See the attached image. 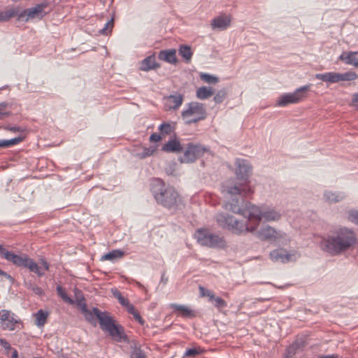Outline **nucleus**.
I'll use <instances>...</instances> for the list:
<instances>
[{"mask_svg":"<svg viewBox=\"0 0 358 358\" xmlns=\"http://www.w3.org/2000/svg\"><path fill=\"white\" fill-rule=\"evenodd\" d=\"M82 313L85 319L94 326L96 325L97 319L101 329L108 332L117 342L128 341V336L124 334L122 326L116 324L108 312H102L97 308L88 310L86 303H83Z\"/></svg>","mask_w":358,"mask_h":358,"instance_id":"1","label":"nucleus"},{"mask_svg":"<svg viewBox=\"0 0 358 358\" xmlns=\"http://www.w3.org/2000/svg\"><path fill=\"white\" fill-rule=\"evenodd\" d=\"M356 243V234L353 230L342 227L324 237L320 246L324 251L337 255L348 250Z\"/></svg>","mask_w":358,"mask_h":358,"instance_id":"2","label":"nucleus"},{"mask_svg":"<svg viewBox=\"0 0 358 358\" xmlns=\"http://www.w3.org/2000/svg\"><path fill=\"white\" fill-rule=\"evenodd\" d=\"M247 196L243 194L231 196L225 201L223 208L234 213L247 217L248 221L255 222L249 227H255L256 229L260 221L262 220L263 206L259 208L250 203L245 202L244 197Z\"/></svg>","mask_w":358,"mask_h":358,"instance_id":"3","label":"nucleus"},{"mask_svg":"<svg viewBox=\"0 0 358 358\" xmlns=\"http://www.w3.org/2000/svg\"><path fill=\"white\" fill-rule=\"evenodd\" d=\"M236 176L239 182L234 185L229 182L223 185V192H225L229 196L236 195H249L253 192L248 185V177L251 171V166L245 159H237L236 162Z\"/></svg>","mask_w":358,"mask_h":358,"instance_id":"4","label":"nucleus"},{"mask_svg":"<svg viewBox=\"0 0 358 358\" xmlns=\"http://www.w3.org/2000/svg\"><path fill=\"white\" fill-rule=\"evenodd\" d=\"M152 194L158 203L167 208H173L178 206L180 199L173 187H165L164 184L157 180L152 187Z\"/></svg>","mask_w":358,"mask_h":358,"instance_id":"5","label":"nucleus"},{"mask_svg":"<svg viewBox=\"0 0 358 358\" xmlns=\"http://www.w3.org/2000/svg\"><path fill=\"white\" fill-rule=\"evenodd\" d=\"M215 220L219 227L224 229L231 231L236 234H241L245 232H252L255 230V227H250L248 222L237 220L234 216L226 213H217L215 215Z\"/></svg>","mask_w":358,"mask_h":358,"instance_id":"6","label":"nucleus"},{"mask_svg":"<svg viewBox=\"0 0 358 358\" xmlns=\"http://www.w3.org/2000/svg\"><path fill=\"white\" fill-rule=\"evenodd\" d=\"M4 259L17 267L28 268L39 277L44 275V272L41 266L25 253L15 254L11 251H8L5 254Z\"/></svg>","mask_w":358,"mask_h":358,"instance_id":"7","label":"nucleus"},{"mask_svg":"<svg viewBox=\"0 0 358 358\" xmlns=\"http://www.w3.org/2000/svg\"><path fill=\"white\" fill-rule=\"evenodd\" d=\"M181 117L185 124H192L204 120L207 117V111L203 103L192 101L186 105L181 113Z\"/></svg>","mask_w":358,"mask_h":358,"instance_id":"8","label":"nucleus"},{"mask_svg":"<svg viewBox=\"0 0 358 358\" xmlns=\"http://www.w3.org/2000/svg\"><path fill=\"white\" fill-rule=\"evenodd\" d=\"M195 238L203 245L212 248H224L227 243L223 236L213 233L208 229L201 228L196 230Z\"/></svg>","mask_w":358,"mask_h":358,"instance_id":"9","label":"nucleus"},{"mask_svg":"<svg viewBox=\"0 0 358 358\" xmlns=\"http://www.w3.org/2000/svg\"><path fill=\"white\" fill-rule=\"evenodd\" d=\"M310 85H304L297 88L292 93H287L279 96L276 105L283 107L288 104L297 103L302 101L307 96V93L310 90Z\"/></svg>","mask_w":358,"mask_h":358,"instance_id":"10","label":"nucleus"},{"mask_svg":"<svg viewBox=\"0 0 358 358\" xmlns=\"http://www.w3.org/2000/svg\"><path fill=\"white\" fill-rule=\"evenodd\" d=\"M22 321L8 310H0V327L6 331H14L22 325Z\"/></svg>","mask_w":358,"mask_h":358,"instance_id":"11","label":"nucleus"},{"mask_svg":"<svg viewBox=\"0 0 358 358\" xmlns=\"http://www.w3.org/2000/svg\"><path fill=\"white\" fill-rule=\"evenodd\" d=\"M208 149L200 144L188 143L183 156L180 159L181 163H192L202 157Z\"/></svg>","mask_w":358,"mask_h":358,"instance_id":"12","label":"nucleus"},{"mask_svg":"<svg viewBox=\"0 0 358 358\" xmlns=\"http://www.w3.org/2000/svg\"><path fill=\"white\" fill-rule=\"evenodd\" d=\"M270 258L273 262L287 263L296 259L295 253H289L285 249H275L270 252Z\"/></svg>","mask_w":358,"mask_h":358,"instance_id":"13","label":"nucleus"},{"mask_svg":"<svg viewBox=\"0 0 358 358\" xmlns=\"http://www.w3.org/2000/svg\"><path fill=\"white\" fill-rule=\"evenodd\" d=\"M231 17L230 15L222 14L214 17L210 22L213 30L223 31L231 25Z\"/></svg>","mask_w":358,"mask_h":358,"instance_id":"14","label":"nucleus"},{"mask_svg":"<svg viewBox=\"0 0 358 358\" xmlns=\"http://www.w3.org/2000/svg\"><path fill=\"white\" fill-rule=\"evenodd\" d=\"M45 7L43 4H38L34 7L22 10L21 15H20V20H24L26 21L29 19H33L35 17L42 18L44 14L43 9Z\"/></svg>","mask_w":358,"mask_h":358,"instance_id":"15","label":"nucleus"},{"mask_svg":"<svg viewBox=\"0 0 358 358\" xmlns=\"http://www.w3.org/2000/svg\"><path fill=\"white\" fill-rule=\"evenodd\" d=\"M183 95L176 93L164 98V108L166 110L178 109L182 103Z\"/></svg>","mask_w":358,"mask_h":358,"instance_id":"16","label":"nucleus"},{"mask_svg":"<svg viewBox=\"0 0 358 358\" xmlns=\"http://www.w3.org/2000/svg\"><path fill=\"white\" fill-rule=\"evenodd\" d=\"M281 213L271 207L263 206L262 220L265 222H276L280 220Z\"/></svg>","mask_w":358,"mask_h":358,"instance_id":"17","label":"nucleus"},{"mask_svg":"<svg viewBox=\"0 0 358 358\" xmlns=\"http://www.w3.org/2000/svg\"><path fill=\"white\" fill-rule=\"evenodd\" d=\"M170 306L173 309L175 313H177L178 315L182 317L191 319L196 316L195 312L186 306L171 303Z\"/></svg>","mask_w":358,"mask_h":358,"instance_id":"18","label":"nucleus"},{"mask_svg":"<svg viewBox=\"0 0 358 358\" xmlns=\"http://www.w3.org/2000/svg\"><path fill=\"white\" fill-rule=\"evenodd\" d=\"M22 10L20 7H12L8 8L6 10L0 12V22H5L9 20L10 18L17 16V19L20 20V15L22 13Z\"/></svg>","mask_w":358,"mask_h":358,"instance_id":"19","label":"nucleus"},{"mask_svg":"<svg viewBox=\"0 0 358 358\" xmlns=\"http://www.w3.org/2000/svg\"><path fill=\"white\" fill-rule=\"evenodd\" d=\"M278 232L270 226L262 228L257 232V237L262 241H271L277 237Z\"/></svg>","mask_w":358,"mask_h":358,"instance_id":"20","label":"nucleus"},{"mask_svg":"<svg viewBox=\"0 0 358 358\" xmlns=\"http://www.w3.org/2000/svg\"><path fill=\"white\" fill-rule=\"evenodd\" d=\"M159 67V64L156 62L155 55L153 54L147 57L141 62L140 69L143 71H148Z\"/></svg>","mask_w":358,"mask_h":358,"instance_id":"21","label":"nucleus"},{"mask_svg":"<svg viewBox=\"0 0 358 358\" xmlns=\"http://www.w3.org/2000/svg\"><path fill=\"white\" fill-rule=\"evenodd\" d=\"M158 58L167 63L176 64L177 62L176 50L175 49L162 50L159 52Z\"/></svg>","mask_w":358,"mask_h":358,"instance_id":"22","label":"nucleus"},{"mask_svg":"<svg viewBox=\"0 0 358 358\" xmlns=\"http://www.w3.org/2000/svg\"><path fill=\"white\" fill-rule=\"evenodd\" d=\"M183 148L177 138L170 139L162 148L166 152H180Z\"/></svg>","mask_w":358,"mask_h":358,"instance_id":"23","label":"nucleus"},{"mask_svg":"<svg viewBox=\"0 0 358 358\" xmlns=\"http://www.w3.org/2000/svg\"><path fill=\"white\" fill-rule=\"evenodd\" d=\"M340 59L345 62L348 65H352L358 68V52H343L340 56Z\"/></svg>","mask_w":358,"mask_h":358,"instance_id":"24","label":"nucleus"},{"mask_svg":"<svg viewBox=\"0 0 358 358\" xmlns=\"http://www.w3.org/2000/svg\"><path fill=\"white\" fill-rule=\"evenodd\" d=\"M345 197V195L343 192H332V191H325L324 193V200L329 203H337L342 200H343Z\"/></svg>","mask_w":358,"mask_h":358,"instance_id":"25","label":"nucleus"},{"mask_svg":"<svg viewBox=\"0 0 358 358\" xmlns=\"http://www.w3.org/2000/svg\"><path fill=\"white\" fill-rule=\"evenodd\" d=\"M214 90L211 87L203 86L197 88L196 96L199 99L205 100L213 96Z\"/></svg>","mask_w":358,"mask_h":358,"instance_id":"26","label":"nucleus"},{"mask_svg":"<svg viewBox=\"0 0 358 358\" xmlns=\"http://www.w3.org/2000/svg\"><path fill=\"white\" fill-rule=\"evenodd\" d=\"M315 78L318 80L330 83H336L338 82V73L336 72L317 73L315 75Z\"/></svg>","mask_w":358,"mask_h":358,"instance_id":"27","label":"nucleus"},{"mask_svg":"<svg viewBox=\"0 0 358 358\" xmlns=\"http://www.w3.org/2000/svg\"><path fill=\"white\" fill-rule=\"evenodd\" d=\"M304 346V342L302 340H297L291 344L286 350V357L290 358L293 357L299 350Z\"/></svg>","mask_w":358,"mask_h":358,"instance_id":"28","label":"nucleus"},{"mask_svg":"<svg viewBox=\"0 0 358 358\" xmlns=\"http://www.w3.org/2000/svg\"><path fill=\"white\" fill-rule=\"evenodd\" d=\"M178 53L179 55L184 59L186 63L190 62L193 55L190 46L186 45H180L178 49Z\"/></svg>","mask_w":358,"mask_h":358,"instance_id":"29","label":"nucleus"},{"mask_svg":"<svg viewBox=\"0 0 358 358\" xmlns=\"http://www.w3.org/2000/svg\"><path fill=\"white\" fill-rule=\"evenodd\" d=\"M48 316V313L46 311H44L42 309H40L37 311V313L35 314V324L36 326L41 327H43L46 321Z\"/></svg>","mask_w":358,"mask_h":358,"instance_id":"30","label":"nucleus"},{"mask_svg":"<svg viewBox=\"0 0 358 358\" xmlns=\"http://www.w3.org/2000/svg\"><path fill=\"white\" fill-rule=\"evenodd\" d=\"M124 256V252L120 250H114L111 252L105 254L101 257V260L113 261L117 259H120Z\"/></svg>","mask_w":358,"mask_h":358,"instance_id":"31","label":"nucleus"},{"mask_svg":"<svg viewBox=\"0 0 358 358\" xmlns=\"http://www.w3.org/2000/svg\"><path fill=\"white\" fill-rule=\"evenodd\" d=\"M338 82L340 81H352L357 78V74L354 71H347L343 73H338Z\"/></svg>","mask_w":358,"mask_h":358,"instance_id":"32","label":"nucleus"},{"mask_svg":"<svg viewBox=\"0 0 358 358\" xmlns=\"http://www.w3.org/2000/svg\"><path fill=\"white\" fill-rule=\"evenodd\" d=\"M22 137H17L9 140H0V148H9L22 142Z\"/></svg>","mask_w":358,"mask_h":358,"instance_id":"33","label":"nucleus"},{"mask_svg":"<svg viewBox=\"0 0 358 358\" xmlns=\"http://www.w3.org/2000/svg\"><path fill=\"white\" fill-rule=\"evenodd\" d=\"M156 149L157 148L153 146L149 148H143V151L141 152L137 153L136 155L139 159H144L152 155L155 152Z\"/></svg>","mask_w":358,"mask_h":358,"instance_id":"34","label":"nucleus"},{"mask_svg":"<svg viewBox=\"0 0 358 358\" xmlns=\"http://www.w3.org/2000/svg\"><path fill=\"white\" fill-rule=\"evenodd\" d=\"M200 78L205 83H209V84H215L218 83L219 79L217 77L210 75L208 73H200Z\"/></svg>","mask_w":358,"mask_h":358,"instance_id":"35","label":"nucleus"},{"mask_svg":"<svg viewBox=\"0 0 358 358\" xmlns=\"http://www.w3.org/2000/svg\"><path fill=\"white\" fill-rule=\"evenodd\" d=\"M57 294L67 303L73 304L74 303L73 300H72L66 294L65 290L62 288V287L58 285L57 287Z\"/></svg>","mask_w":358,"mask_h":358,"instance_id":"36","label":"nucleus"},{"mask_svg":"<svg viewBox=\"0 0 358 358\" xmlns=\"http://www.w3.org/2000/svg\"><path fill=\"white\" fill-rule=\"evenodd\" d=\"M203 352V350L198 347V348H192L187 349L185 352V356L186 357H195L197 355L201 354Z\"/></svg>","mask_w":358,"mask_h":358,"instance_id":"37","label":"nucleus"},{"mask_svg":"<svg viewBox=\"0 0 358 358\" xmlns=\"http://www.w3.org/2000/svg\"><path fill=\"white\" fill-rule=\"evenodd\" d=\"M130 358H146V356L139 347L135 345L131 352Z\"/></svg>","mask_w":358,"mask_h":358,"instance_id":"38","label":"nucleus"},{"mask_svg":"<svg viewBox=\"0 0 358 358\" xmlns=\"http://www.w3.org/2000/svg\"><path fill=\"white\" fill-rule=\"evenodd\" d=\"M227 96V91L224 89L217 91L215 94L213 100L216 103H222Z\"/></svg>","mask_w":358,"mask_h":358,"instance_id":"39","label":"nucleus"},{"mask_svg":"<svg viewBox=\"0 0 358 358\" xmlns=\"http://www.w3.org/2000/svg\"><path fill=\"white\" fill-rule=\"evenodd\" d=\"M199 293L201 296L208 297L210 301H213V299H214V293L208 289L204 288L202 286H199Z\"/></svg>","mask_w":358,"mask_h":358,"instance_id":"40","label":"nucleus"},{"mask_svg":"<svg viewBox=\"0 0 358 358\" xmlns=\"http://www.w3.org/2000/svg\"><path fill=\"white\" fill-rule=\"evenodd\" d=\"M214 303V306L217 308H224L227 307V302L219 296H215L214 295V299H213V301Z\"/></svg>","mask_w":358,"mask_h":358,"instance_id":"41","label":"nucleus"},{"mask_svg":"<svg viewBox=\"0 0 358 358\" xmlns=\"http://www.w3.org/2000/svg\"><path fill=\"white\" fill-rule=\"evenodd\" d=\"M113 27V19H110L107 23L105 24L104 27L100 29L99 33L101 34H108V33L110 32L112 28Z\"/></svg>","mask_w":358,"mask_h":358,"instance_id":"42","label":"nucleus"},{"mask_svg":"<svg viewBox=\"0 0 358 358\" xmlns=\"http://www.w3.org/2000/svg\"><path fill=\"white\" fill-rule=\"evenodd\" d=\"M27 288L31 290L36 295L42 296L43 294V289L41 287H38L37 285L29 284L27 286Z\"/></svg>","mask_w":358,"mask_h":358,"instance_id":"43","label":"nucleus"},{"mask_svg":"<svg viewBox=\"0 0 358 358\" xmlns=\"http://www.w3.org/2000/svg\"><path fill=\"white\" fill-rule=\"evenodd\" d=\"M159 129L162 134H169L171 132V126L169 123H163L159 127Z\"/></svg>","mask_w":358,"mask_h":358,"instance_id":"44","label":"nucleus"},{"mask_svg":"<svg viewBox=\"0 0 358 358\" xmlns=\"http://www.w3.org/2000/svg\"><path fill=\"white\" fill-rule=\"evenodd\" d=\"M349 220L358 225V210L351 211L349 214Z\"/></svg>","mask_w":358,"mask_h":358,"instance_id":"45","label":"nucleus"},{"mask_svg":"<svg viewBox=\"0 0 358 358\" xmlns=\"http://www.w3.org/2000/svg\"><path fill=\"white\" fill-rule=\"evenodd\" d=\"M6 106V103L0 104V120L3 119L5 117H7L10 115L8 112H3V108Z\"/></svg>","mask_w":358,"mask_h":358,"instance_id":"46","label":"nucleus"},{"mask_svg":"<svg viewBox=\"0 0 358 358\" xmlns=\"http://www.w3.org/2000/svg\"><path fill=\"white\" fill-rule=\"evenodd\" d=\"M0 345L6 350H11L10 344L3 338H0Z\"/></svg>","mask_w":358,"mask_h":358,"instance_id":"47","label":"nucleus"},{"mask_svg":"<svg viewBox=\"0 0 358 358\" xmlns=\"http://www.w3.org/2000/svg\"><path fill=\"white\" fill-rule=\"evenodd\" d=\"M161 139H162V136L159 134H157V133H153L150 136V141H152V142H158Z\"/></svg>","mask_w":358,"mask_h":358,"instance_id":"48","label":"nucleus"},{"mask_svg":"<svg viewBox=\"0 0 358 358\" xmlns=\"http://www.w3.org/2000/svg\"><path fill=\"white\" fill-rule=\"evenodd\" d=\"M136 320H137L141 324H143L144 320L140 315L139 313L136 311L134 314L132 315Z\"/></svg>","mask_w":358,"mask_h":358,"instance_id":"49","label":"nucleus"},{"mask_svg":"<svg viewBox=\"0 0 358 358\" xmlns=\"http://www.w3.org/2000/svg\"><path fill=\"white\" fill-rule=\"evenodd\" d=\"M119 303L124 307H126L129 305V301L127 299H125L124 296H122L118 299Z\"/></svg>","mask_w":358,"mask_h":358,"instance_id":"50","label":"nucleus"},{"mask_svg":"<svg viewBox=\"0 0 358 358\" xmlns=\"http://www.w3.org/2000/svg\"><path fill=\"white\" fill-rule=\"evenodd\" d=\"M125 308H127V310L131 315L134 314L136 312L134 306L130 303Z\"/></svg>","mask_w":358,"mask_h":358,"instance_id":"51","label":"nucleus"},{"mask_svg":"<svg viewBox=\"0 0 358 358\" xmlns=\"http://www.w3.org/2000/svg\"><path fill=\"white\" fill-rule=\"evenodd\" d=\"M112 293H113V295L115 298H116L117 300L121 298L122 296H123L121 294V292L117 290V289H112Z\"/></svg>","mask_w":358,"mask_h":358,"instance_id":"52","label":"nucleus"},{"mask_svg":"<svg viewBox=\"0 0 358 358\" xmlns=\"http://www.w3.org/2000/svg\"><path fill=\"white\" fill-rule=\"evenodd\" d=\"M41 264L43 267V269L41 268L42 271L45 273L44 271H48L49 269V264L48 263L44 260V259H41Z\"/></svg>","mask_w":358,"mask_h":358,"instance_id":"53","label":"nucleus"},{"mask_svg":"<svg viewBox=\"0 0 358 358\" xmlns=\"http://www.w3.org/2000/svg\"><path fill=\"white\" fill-rule=\"evenodd\" d=\"M84 301H85V299L83 296H81L80 298V297H78V296H77V304L79 307H80L81 310H82L83 303H85Z\"/></svg>","mask_w":358,"mask_h":358,"instance_id":"54","label":"nucleus"},{"mask_svg":"<svg viewBox=\"0 0 358 358\" xmlns=\"http://www.w3.org/2000/svg\"><path fill=\"white\" fill-rule=\"evenodd\" d=\"M0 275H2V276H4L6 277L7 279L10 280H13V278H12L11 275H10L9 274H8L7 273H6L5 271H2L1 268H0Z\"/></svg>","mask_w":358,"mask_h":358,"instance_id":"55","label":"nucleus"},{"mask_svg":"<svg viewBox=\"0 0 358 358\" xmlns=\"http://www.w3.org/2000/svg\"><path fill=\"white\" fill-rule=\"evenodd\" d=\"M8 252V250H6L5 248H3V246L2 245L0 244V255H1V257L3 258L5 257V254Z\"/></svg>","mask_w":358,"mask_h":358,"instance_id":"56","label":"nucleus"},{"mask_svg":"<svg viewBox=\"0 0 358 358\" xmlns=\"http://www.w3.org/2000/svg\"><path fill=\"white\" fill-rule=\"evenodd\" d=\"M317 358H340V357L338 355L333 354V355H327L320 356V357H318Z\"/></svg>","mask_w":358,"mask_h":358,"instance_id":"57","label":"nucleus"},{"mask_svg":"<svg viewBox=\"0 0 358 358\" xmlns=\"http://www.w3.org/2000/svg\"><path fill=\"white\" fill-rule=\"evenodd\" d=\"M352 102L355 106H358V93H356L353 95Z\"/></svg>","mask_w":358,"mask_h":358,"instance_id":"58","label":"nucleus"},{"mask_svg":"<svg viewBox=\"0 0 358 358\" xmlns=\"http://www.w3.org/2000/svg\"><path fill=\"white\" fill-rule=\"evenodd\" d=\"M161 282H163L164 285L166 284L168 282V277L166 276L164 273L162 275Z\"/></svg>","mask_w":358,"mask_h":358,"instance_id":"59","label":"nucleus"},{"mask_svg":"<svg viewBox=\"0 0 358 358\" xmlns=\"http://www.w3.org/2000/svg\"><path fill=\"white\" fill-rule=\"evenodd\" d=\"M7 129L9 131H19L20 130V127H8Z\"/></svg>","mask_w":358,"mask_h":358,"instance_id":"60","label":"nucleus"},{"mask_svg":"<svg viewBox=\"0 0 358 358\" xmlns=\"http://www.w3.org/2000/svg\"><path fill=\"white\" fill-rule=\"evenodd\" d=\"M11 358H18V352L15 349H13Z\"/></svg>","mask_w":358,"mask_h":358,"instance_id":"61","label":"nucleus"},{"mask_svg":"<svg viewBox=\"0 0 358 358\" xmlns=\"http://www.w3.org/2000/svg\"><path fill=\"white\" fill-rule=\"evenodd\" d=\"M34 358H41V357H34Z\"/></svg>","mask_w":358,"mask_h":358,"instance_id":"62","label":"nucleus"}]
</instances>
